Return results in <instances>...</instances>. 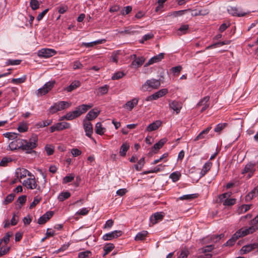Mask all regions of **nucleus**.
<instances>
[{
  "instance_id": "a19ab883",
  "label": "nucleus",
  "mask_w": 258,
  "mask_h": 258,
  "mask_svg": "<svg viewBox=\"0 0 258 258\" xmlns=\"http://www.w3.org/2000/svg\"><path fill=\"white\" fill-rule=\"evenodd\" d=\"M181 176V174L180 172L178 171L174 172L172 173L169 177L172 179V180L175 182L179 179L180 177Z\"/></svg>"
},
{
  "instance_id": "774afa93",
  "label": "nucleus",
  "mask_w": 258,
  "mask_h": 258,
  "mask_svg": "<svg viewBox=\"0 0 258 258\" xmlns=\"http://www.w3.org/2000/svg\"><path fill=\"white\" fill-rule=\"evenodd\" d=\"M9 247L2 246L0 249V257L6 254L9 251Z\"/></svg>"
},
{
  "instance_id": "f8f14e48",
  "label": "nucleus",
  "mask_w": 258,
  "mask_h": 258,
  "mask_svg": "<svg viewBox=\"0 0 258 258\" xmlns=\"http://www.w3.org/2000/svg\"><path fill=\"white\" fill-rule=\"evenodd\" d=\"M169 108L175 111L176 114L179 113L182 107V103L176 100L169 101Z\"/></svg>"
},
{
  "instance_id": "bb28decb",
  "label": "nucleus",
  "mask_w": 258,
  "mask_h": 258,
  "mask_svg": "<svg viewBox=\"0 0 258 258\" xmlns=\"http://www.w3.org/2000/svg\"><path fill=\"white\" fill-rule=\"evenodd\" d=\"M80 86L81 82L79 81L75 80L73 81L68 87H66L64 90L68 92H70Z\"/></svg>"
},
{
  "instance_id": "09e8293b",
  "label": "nucleus",
  "mask_w": 258,
  "mask_h": 258,
  "mask_svg": "<svg viewBox=\"0 0 258 258\" xmlns=\"http://www.w3.org/2000/svg\"><path fill=\"white\" fill-rule=\"evenodd\" d=\"M26 199L27 197L25 195L21 196L18 198L16 202L20 204V205L19 206V209H20L22 206L25 203Z\"/></svg>"
},
{
  "instance_id": "a211bd4d",
  "label": "nucleus",
  "mask_w": 258,
  "mask_h": 258,
  "mask_svg": "<svg viewBox=\"0 0 258 258\" xmlns=\"http://www.w3.org/2000/svg\"><path fill=\"white\" fill-rule=\"evenodd\" d=\"M100 111L97 108H93L90 110L86 115L84 119H86L90 121L95 119L99 114Z\"/></svg>"
},
{
  "instance_id": "393cba45",
  "label": "nucleus",
  "mask_w": 258,
  "mask_h": 258,
  "mask_svg": "<svg viewBox=\"0 0 258 258\" xmlns=\"http://www.w3.org/2000/svg\"><path fill=\"white\" fill-rule=\"evenodd\" d=\"M105 41V39H99L91 42H83L81 46H85L86 47H92L95 45L100 44L104 43Z\"/></svg>"
},
{
  "instance_id": "4d7b16f0",
  "label": "nucleus",
  "mask_w": 258,
  "mask_h": 258,
  "mask_svg": "<svg viewBox=\"0 0 258 258\" xmlns=\"http://www.w3.org/2000/svg\"><path fill=\"white\" fill-rule=\"evenodd\" d=\"M15 196V195L14 194H11L8 195L4 201V204L5 205H7L12 202L13 201Z\"/></svg>"
},
{
  "instance_id": "69168bd1",
  "label": "nucleus",
  "mask_w": 258,
  "mask_h": 258,
  "mask_svg": "<svg viewBox=\"0 0 258 258\" xmlns=\"http://www.w3.org/2000/svg\"><path fill=\"white\" fill-rule=\"evenodd\" d=\"M154 35L152 33H149L145 35L142 40H140V43H143L144 41L149 40L153 37Z\"/></svg>"
},
{
  "instance_id": "72a5a7b5",
  "label": "nucleus",
  "mask_w": 258,
  "mask_h": 258,
  "mask_svg": "<svg viewBox=\"0 0 258 258\" xmlns=\"http://www.w3.org/2000/svg\"><path fill=\"white\" fill-rule=\"evenodd\" d=\"M114 248V246L112 243H108L105 245L103 247V250L104 252L103 253V256H105Z\"/></svg>"
},
{
  "instance_id": "9b49d317",
  "label": "nucleus",
  "mask_w": 258,
  "mask_h": 258,
  "mask_svg": "<svg viewBox=\"0 0 258 258\" xmlns=\"http://www.w3.org/2000/svg\"><path fill=\"white\" fill-rule=\"evenodd\" d=\"M122 232L120 230H115L111 232L106 233L103 236V239L104 240H111L114 238L120 236Z\"/></svg>"
},
{
  "instance_id": "3c124183",
  "label": "nucleus",
  "mask_w": 258,
  "mask_h": 258,
  "mask_svg": "<svg viewBox=\"0 0 258 258\" xmlns=\"http://www.w3.org/2000/svg\"><path fill=\"white\" fill-rule=\"evenodd\" d=\"M26 76L25 75H24L21 78L13 79L11 80V82L12 83L17 84H21V83H24L26 81Z\"/></svg>"
},
{
  "instance_id": "f3484780",
  "label": "nucleus",
  "mask_w": 258,
  "mask_h": 258,
  "mask_svg": "<svg viewBox=\"0 0 258 258\" xmlns=\"http://www.w3.org/2000/svg\"><path fill=\"white\" fill-rule=\"evenodd\" d=\"M256 248H258V243H253L243 246L240 249V252L241 254H245Z\"/></svg>"
},
{
  "instance_id": "a878e982",
  "label": "nucleus",
  "mask_w": 258,
  "mask_h": 258,
  "mask_svg": "<svg viewBox=\"0 0 258 258\" xmlns=\"http://www.w3.org/2000/svg\"><path fill=\"white\" fill-rule=\"evenodd\" d=\"M258 194V186L255 187L245 197V201L249 202L254 197H255Z\"/></svg>"
},
{
  "instance_id": "473e14b6",
  "label": "nucleus",
  "mask_w": 258,
  "mask_h": 258,
  "mask_svg": "<svg viewBox=\"0 0 258 258\" xmlns=\"http://www.w3.org/2000/svg\"><path fill=\"white\" fill-rule=\"evenodd\" d=\"M135 28V26H130L126 27L124 28V30L118 31L119 33L120 34H134L136 31L134 30Z\"/></svg>"
},
{
  "instance_id": "603ef678",
  "label": "nucleus",
  "mask_w": 258,
  "mask_h": 258,
  "mask_svg": "<svg viewBox=\"0 0 258 258\" xmlns=\"http://www.w3.org/2000/svg\"><path fill=\"white\" fill-rule=\"evenodd\" d=\"M13 236V233L12 232H7L4 237L1 239V241H2V242H4L5 244H7L10 241V238Z\"/></svg>"
},
{
  "instance_id": "cd10ccee",
  "label": "nucleus",
  "mask_w": 258,
  "mask_h": 258,
  "mask_svg": "<svg viewBox=\"0 0 258 258\" xmlns=\"http://www.w3.org/2000/svg\"><path fill=\"white\" fill-rule=\"evenodd\" d=\"M212 129V126H209L207 127L205 130L201 132L195 139V141H198L199 140L203 139L205 138V135H207L209 131Z\"/></svg>"
},
{
  "instance_id": "6e6d98bb",
  "label": "nucleus",
  "mask_w": 258,
  "mask_h": 258,
  "mask_svg": "<svg viewBox=\"0 0 258 258\" xmlns=\"http://www.w3.org/2000/svg\"><path fill=\"white\" fill-rule=\"evenodd\" d=\"M119 53H120V51H119V50L114 51L112 52V55H111V59H112V61H113L115 63H117L118 62V60L119 59L118 55H119Z\"/></svg>"
},
{
  "instance_id": "e2e57ef3",
  "label": "nucleus",
  "mask_w": 258,
  "mask_h": 258,
  "mask_svg": "<svg viewBox=\"0 0 258 258\" xmlns=\"http://www.w3.org/2000/svg\"><path fill=\"white\" fill-rule=\"evenodd\" d=\"M189 254V251L187 249H182L178 258H187Z\"/></svg>"
},
{
  "instance_id": "f257e3e1",
  "label": "nucleus",
  "mask_w": 258,
  "mask_h": 258,
  "mask_svg": "<svg viewBox=\"0 0 258 258\" xmlns=\"http://www.w3.org/2000/svg\"><path fill=\"white\" fill-rule=\"evenodd\" d=\"M93 106V105L92 104H82L76 108L75 111L69 112L66 114L67 120H71L80 116L81 114L86 112L88 109L92 108Z\"/></svg>"
},
{
  "instance_id": "ea45409f",
  "label": "nucleus",
  "mask_w": 258,
  "mask_h": 258,
  "mask_svg": "<svg viewBox=\"0 0 258 258\" xmlns=\"http://www.w3.org/2000/svg\"><path fill=\"white\" fill-rule=\"evenodd\" d=\"M147 233L148 232L146 231H143L138 233L135 237V240L137 241L144 240L147 236Z\"/></svg>"
},
{
  "instance_id": "2eb2a0df",
  "label": "nucleus",
  "mask_w": 258,
  "mask_h": 258,
  "mask_svg": "<svg viewBox=\"0 0 258 258\" xmlns=\"http://www.w3.org/2000/svg\"><path fill=\"white\" fill-rule=\"evenodd\" d=\"M227 11L229 14L233 16L243 17L246 14V13L239 11L236 7L232 6H229L227 8Z\"/></svg>"
},
{
  "instance_id": "79ce46f5",
  "label": "nucleus",
  "mask_w": 258,
  "mask_h": 258,
  "mask_svg": "<svg viewBox=\"0 0 258 258\" xmlns=\"http://www.w3.org/2000/svg\"><path fill=\"white\" fill-rule=\"evenodd\" d=\"M145 164V159L144 157L140 159L138 163L134 165L135 169L137 171H140Z\"/></svg>"
},
{
  "instance_id": "4c0bfd02",
  "label": "nucleus",
  "mask_w": 258,
  "mask_h": 258,
  "mask_svg": "<svg viewBox=\"0 0 258 258\" xmlns=\"http://www.w3.org/2000/svg\"><path fill=\"white\" fill-rule=\"evenodd\" d=\"M258 215L253 218L250 222L251 226H250L248 228H253L254 230L251 233H252L254 231H256L258 229Z\"/></svg>"
},
{
  "instance_id": "39448f33",
  "label": "nucleus",
  "mask_w": 258,
  "mask_h": 258,
  "mask_svg": "<svg viewBox=\"0 0 258 258\" xmlns=\"http://www.w3.org/2000/svg\"><path fill=\"white\" fill-rule=\"evenodd\" d=\"M38 138L37 135H32L29 141L28 142L27 140H24L23 144L24 145L22 147L23 150L31 151L37 146V142Z\"/></svg>"
},
{
  "instance_id": "f704fd0d",
  "label": "nucleus",
  "mask_w": 258,
  "mask_h": 258,
  "mask_svg": "<svg viewBox=\"0 0 258 258\" xmlns=\"http://www.w3.org/2000/svg\"><path fill=\"white\" fill-rule=\"evenodd\" d=\"M130 146L126 143H123L120 149L119 154L121 156H125L126 153V152L129 149Z\"/></svg>"
},
{
  "instance_id": "c756f323",
  "label": "nucleus",
  "mask_w": 258,
  "mask_h": 258,
  "mask_svg": "<svg viewBox=\"0 0 258 258\" xmlns=\"http://www.w3.org/2000/svg\"><path fill=\"white\" fill-rule=\"evenodd\" d=\"M108 89L109 86L107 85H105L96 89L95 93L97 95H103L108 92Z\"/></svg>"
},
{
  "instance_id": "0e129e2a",
  "label": "nucleus",
  "mask_w": 258,
  "mask_h": 258,
  "mask_svg": "<svg viewBox=\"0 0 258 258\" xmlns=\"http://www.w3.org/2000/svg\"><path fill=\"white\" fill-rule=\"evenodd\" d=\"M124 75V74L122 72H117L113 75L111 77L112 80H118L119 79L121 78Z\"/></svg>"
},
{
  "instance_id": "9d476101",
  "label": "nucleus",
  "mask_w": 258,
  "mask_h": 258,
  "mask_svg": "<svg viewBox=\"0 0 258 258\" xmlns=\"http://www.w3.org/2000/svg\"><path fill=\"white\" fill-rule=\"evenodd\" d=\"M23 139H21L20 138L17 139L13 141L9 144V148L11 150H14L19 149H21L22 150V147L24 145V144H23Z\"/></svg>"
},
{
  "instance_id": "bf43d9fd",
  "label": "nucleus",
  "mask_w": 258,
  "mask_h": 258,
  "mask_svg": "<svg viewBox=\"0 0 258 258\" xmlns=\"http://www.w3.org/2000/svg\"><path fill=\"white\" fill-rule=\"evenodd\" d=\"M75 178V176L71 174L69 176H66L63 178V183H67L68 182L72 181Z\"/></svg>"
},
{
  "instance_id": "c03bdc74",
  "label": "nucleus",
  "mask_w": 258,
  "mask_h": 258,
  "mask_svg": "<svg viewBox=\"0 0 258 258\" xmlns=\"http://www.w3.org/2000/svg\"><path fill=\"white\" fill-rule=\"evenodd\" d=\"M18 135V134L15 133H6L4 134L5 137L13 141L17 139Z\"/></svg>"
},
{
  "instance_id": "2f4dec72",
  "label": "nucleus",
  "mask_w": 258,
  "mask_h": 258,
  "mask_svg": "<svg viewBox=\"0 0 258 258\" xmlns=\"http://www.w3.org/2000/svg\"><path fill=\"white\" fill-rule=\"evenodd\" d=\"M95 132L99 135H102L106 131L105 128L102 127L101 122H97L95 125Z\"/></svg>"
},
{
  "instance_id": "dca6fc26",
  "label": "nucleus",
  "mask_w": 258,
  "mask_h": 258,
  "mask_svg": "<svg viewBox=\"0 0 258 258\" xmlns=\"http://www.w3.org/2000/svg\"><path fill=\"white\" fill-rule=\"evenodd\" d=\"M209 96L204 97L198 104L197 107H202L201 112H202L206 110L209 107Z\"/></svg>"
},
{
  "instance_id": "58836bf2",
  "label": "nucleus",
  "mask_w": 258,
  "mask_h": 258,
  "mask_svg": "<svg viewBox=\"0 0 258 258\" xmlns=\"http://www.w3.org/2000/svg\"><path fill=\"white\" fill-rule=\"evenodd\" d=\"M71 196V194L69 191H66V192H62L60 194H59V196H58V200L62 202L64 201L65 200L68 199Z\"/></svg>"
},
{
  "instance_id": "0eeeda50",
  "label": "nucleus",
  "mask_w": 258,
  "mask_h": 258,
  "mask_svg": "<svg viewBox=\"0 0 258 258\" xmlns=\"http://www.w3.org/2000/svg\"><path fill=\"white\" fill-rule=\"evenodd\" d=\"M55 81H49L44 85L42 88H39L37 91L38 96H42L47 93L54 86Z\"/></svg>"
},
{
  "instance_id": "052dcab7",
  "label": "nucleus",
  "mask_w": 258,
  "mask_h": 258,
  "mask_svg": "<svg viewBox=\"0 0 258 258\" xmlns=\"http://www.w3.org/2000/svg\"><path fill=\"white\" fill-rule=\"evenodd\" d=\"M91 253V252L89 250L80 252L78 254V257L79 258H86L89 257Z\"/></svg>"
},
{
  "instance_id": "a18cd8bd",
  "label": "nucleus",
  "mask_w": 258,
  "mask_h": 258,
  "mask_svg": "<svg viewBox=\"0 0 258 258\" xmlns=\"http://www.w3.org/2000/svg\"><path fill=\"white\" fill-rule=\"evenodd\" d=\"M227 125V123H222L218 124L214 129L216 133H220L222 130L225 128Z\"/></svg>"
},
{
  "instance_id": "412c9836",
  "label": "nucleus",
  "mask_w": 258,
  "mask_h": 258,
  "mask_svg": "<svg viewBox=\"0 0 258 258\" xmlns=\"http://www.w3.org/2000/svg\"><path fill=\"white\" fill-rule=\"evenodd\" d=\"M53 215V212L49 211L41 216L38 220L39 224L45 223Z\"/></svg>"
},
{
  "instance_id": "c9c22d12",
  "label": "nucleus",
  "mask_w": 258,
  "mask_h": 258,
  "mask_svg": "<svg viewBox=\"0 0 258 258\" xmlns=\"http://www.w3.org/2000/svg\"><path fill=\"white\" fill-rule=\"evenodd\" d=\"M167 139L165 138H163L161 139L158 143H156L153 147L152 148V150H158L161 149L164 144L166 142Z\"/></svg>"
},
{
  "instance_id": "ddd939ff",
  "label": "nucleus",
  "mask_w": 258,
  "mask_h": 258,
  "mask_svg": "<svg viewBox=\"0 0 258 258\" xmlns=\"http://www.w3.org/2000/svg\"><path fill=\"white\" fill-rule=\"evenodd\" d=\"M16 176L17 178H19L20 179H22L26 177V176H28L29 177L32 176V173L30 172L28 170L24 168H17L15 172Z\"/></svg>"
},
{
  "instance_id": "6e6552de",
  "label": "nucleus",
  "mask_w": 258,
  "mask_h": 258,
  "mask_svg": "<svg viewBox=\"0 0 258 258\" xmlns=\"http://www.w3.org/2000/svg\"><path fill=\"white\" fill-rule=\"evenodd\" d=\"M56 53V51L53 49L43 48L38 51V55L39 57L48 58L53 56Z\"/></svg>"
},
{
  "instance_id": "7c9ffc66",
  "label": "nucleus",
  "mask_w": 258,
  "mask_h": 258,
  "mask_svg": "<svg viewBox=\"0 0 258 258\" xmlns=\"http://www.w3.org/2000/svg\"><path fill=\"white\" fill-rule=\"evenodd\" d=\"M212 163L210 162H206L203 166V168L201 171V176H204L207 172L210 170L212 166Z\"/></svg>"
},
{
  "instance_id": "b1692460",
  "label": "nucleus",
  "mask_w": 258,
  "mask_h": 258,
  "mask_svg": "<svg viewBox=\"0 0 258 258\" xmlns=\"http://www.w3.org/2000/svg\"><path fill=\"white\" fill-rule=\"evenodd\" d=\"M163 217L164 215L161 212H157L151 216L150 220L152 224H155L159 221L162 220Z\"/></svg>"
},
{
  "instance_id": "7ed1b4c3",
  "label": "nucleus",
  "mask_w": 258,
  "mask_h": 258,
  "mask_svg": "<svg viewBox=\"0 0 258 258\" xmlns=\"http://www.w3.org/2000/svg\"><path fill=\"white\" fill-rule=\"evenodd\" d=\"M71 103L67 101H59L54 103L49 109V112L50 114H54L57 111L63 110L69 108Z\"/></svg>"
},
{
  "instance_id": "aec40b11",
  "label": "nucleus",
  "mask_w": 258,
  "mask_h": 258,
  "mask_svg": "<svg viewBox=\"0 0 258 258\" xmlns=\"http://www.w3.org/2000/svg\"><path fill=\"white\" fill-rule=\"evenodd\" d=\"M138 98H134L130 101H127L123 106V107L126 108L128 111H131L138 103Z\"/></svg>"
},
{
  "instance_id": "680f3d73",
  "label": "nucleus",
  "mask_w": 258,
  "mask_h": 258,
  "mask_svg": "<svg viewBox=\"0 0 258 258\" xmlns=\"http://www.w3.org/2000/svg\"><path fill=\"white\" fill-rule=\"evenodd\" d=\"M12 161V159L10 158L4 157L0 162V166H6L7 164Z\"/></svg>"
},
{
  "instance_id": "13d9d810",
  "label": "nucleus",
  "mask_w": 258,
  "mask_h": 258,
  "mask_svg": "<svg viewBox=\"0 0 258 258\" xmlns=\"http://www.w3.org/2000/svg\"><path fill=\"white\" fill-rule=\"evenodd\" d=\"M230 195L229 193H224L222 195H220L219 196V202L223 203L224 205L225 199H226L228 198H229Z\"/></svg>"
},
{
  "instance_id": "f03ea898",
  "label": "nucleus",
  "mask_w": 258,
  "mask_h": 258,
  "mask_svg": "<svg viewBox=\"0 0 258 258\" xmlns=\"http://www.w3.org/2000/svg\"><path fill=\"white\" fill-rule=\"evenodd\" d=\"M254 230L253 228H241L237 231L232 237L229 239L226 244L227 245L232 246L233 245L235 241L240 237H242L250 234Z\"/></svg>"
},
{
  "instance_id": "4468645a",
  "label": "nucleus",
  "mask_w": 258,
  "mask_h": 258,
  "mask_svg": "<svg viewBox=\"0 0 258 258\" xmlns=\"http://www.w3.org/2000/svg\"><path fill=\"white\" fill-rule=\"evenodd\" d=\"M83 126L86 133V135L89 138H91L93 133V126L91 123L86 119H84Z\"/></svg>"
},
{
  "instance_id": "e433bc0d",
  "label": "nucleus",
  "mask_w": 258,
  "mask_h": 258,
  "mask_svg": "<svg viewBox=\"0 0 258 258\" xmlns=\"http://www.w3.org/2000/svg\"><path fill=\"white\" fill-rule=\"evenodd\" d=\"M168 92V90L166 89H162L160 90L157 91V92L153 94L154 97L155 98V100H157V99L164 96L166 95Z\"/></svg>"
},
{
  "instance_id": "37998d69",
  "label": "nucleus",
  "mask_w": 258,
  "mask_h": 258,
  "mask_svg": "<svg viewBox=\"0 0 258 258\" xmlns=\"http://www.w3.org/2000/svg\"><path fill=\"white\" fill-rule=\"evenodd\" d=\"M187 11V10H180V11H178L172 12L171 13H169L167 15V16L168 17L173 16L174 17H176L178 16L182 15L184 14V13Z\"/></svg>"
},
{
  "instance_id": "338daca9",
  "label": "nucleus",
  "mask_w": 258,
  "mask_h": 258,
  "mask_svg": "<svg viewBox=\"0 0 258 258\" xmlns=\"http://www.w3.org/2000/svg\"><path fill=\"white\" fill-rule=\"evenodd\" d=\"M21 62V60L20 59H9L8 60L7 63L8 65H18Z\"/></svg>"
},
{
  "instance_id": "de8ad7c7",
  "label": "nucleus",
  "mask_w": 258,
  "mask_h": 258,
  "mask_svg": "<svg viewBox=\"0 0 258 258\" xmlns=\"http://www.w3.org/2000/svg\"><path fill=\"white\" fill-rule=\"evenodd\" d=\"M208 14V12L207 10H200V11H197V10H193L191 13V15L192 16H200V15H205L206 14Z\"/></svg>"
},
{
  "instance_id": "20e7f679",
  "label": "nucleus",
  "mask_w": 258,
  "mask_h": 258,
  "mask_svg": "<svg viewBox=\"0 0 258 258\" xmlns=\"http://www.w3.org/2000/svg\"><path fill=\"white\" fill-rule=\"evenodd\" d=\"M256 163L253 162L247 163L241 171V174L248 179L251 177L255 171Z\"/></svg>"
},
{
  "instance_id": "8fccbe9b",
  "label": "nucleus",
  "mask_w": 258,
  "mask_h": 258,
  "mask_svg": "<svg viewBox=\"0 0 258 258\" xmlns=\"http://www.w3.org/2000/svg\"><path fill=\"white\" fill-rule=\"evenodd\" d=\"M230 41H221V42H219L217 43H215L213 44V45L208 46L207 47V49H209L210 48H212V47H216L217 46H222V45H224L225 44H228L230 43Z\"/></svg>"
},
{
  "instance_id": "423d86ee",
  "label": "nucleus",
  "mask_w": 258,
  "mask_h": 258,
  "mask_svg": "<svg viewBox=\"0 0 258 258\" xmlns=\"http://www.w3.org/2000/svg\"><path fill=\"white\" fill-rule=\"evenodd\" d=\"M160 86L159 80L152 79L148 80L142 86V89L144 91L149 90L150 89H157Z\"/></svg>"
},
{
  "instance_id": "4be33fe9",
  "label": "nucleus",
  "mask_w": 258,
  "mask_h": 258,
  "mask_svg": "<svg viewBox=\"0 0 258 258\" xmlns=\"http://www.w3.org/2000/svg\"><path fill=\"white\" fill-rule=\"evenodd\" d=\"M134 56L135 59L132 61L131 65L134 68H138L144 63L145 59L142 56L137 57L136 55H134Z\"/></svg>"
},
{
  "instance_id": "5fc2aeb1",
  "label": "nucleus",
  "mask_w": 258,
  "mask_h": 258,
  "mask_svg": "<svg viewBox=\"0 0 258 258\" xmlns=\"http://www.w3.org/2000/svg\"><path fill=\"white\" fill-rule=\"evenodd\" d=\"M235 199H229V198L225 199L224 205L227 206H231L235 204Z\"/></svg>"
},
{
  "instance_id": "1a4fd4ad",
  "label": "nucleus",
  "mask_w": 258,
  "mask_h": 258,
  "mask_svg": "<svg viewBox=\"0 0 258 258\" xmlns=\"http://www.w3.org/2000/svg\"><path fill=\"white\" fill-rule=\"evenodd\" d=\"M23 185L26 186L27 188L33 189L37 187L35 177L32 174V176L27 178L26 180H24L23 182Z\"/></svg>"
},
{
  "instance_id": "49530a36",
  "label": "nucleus",
  "mask_w": 258,
  "mask_h": 258,
  "mask_svg": "<svg viewBox=\"0 0 258 258\" xmlns=\"http://www.w3.org/2000/svg\"><path fill=\"white\" fill-rule=\"evenodd\" d=\"M39 3L37 0H31L30 6L33 10H36L39 8Z\"/></svg>"
},
{
  "instance_id": "5701e85b",
  "label": "nucleus",
  "mask_w": 258,
  "mask_h": 258,
  "mask_svg": "<svg viewBox=\"0 0 258 258\" xmlns=\"http://www.w3.org/2000/svg\"><path fill=\"white\" fill-rule=\"evenodd\" d=\"M162 124L160 120H156L153 123L150 124L147 127L146 130L148 132H152L157 130Z\"/></svg>"
},
{
  "instance_id": "c85d7f7f",
  "label": "nucleus",
  "mask_w": 258,
  "mask_h": 258,
  "mask_svg": "<svg viewBox=\"0 0 258 258\" xmlns=\"http://www.w3.org/2000/svg\"><path fill=\"white\" fill-rule=\"evenodd\" d=\"M55 127L57 131H59L64 129L69 128L71 127V125L69 123L67 122H61L56 123Z\"/></svg>"
},
{
  "instance_id": "6ab92c4d",
  "label": "nucleus",
  "mask_w": 258,
  "mask_h": 258,
  "mask_svg": "<svg viewBox=\"0 0 258 258\" xmlns=\"http://www.w3.org/2000/svg\"><path fill=\"white\" fill-rule=\"evenodd\" d=\"M164 54L163 53H160V54L152 57L145 64V66L148 67L154 63H156L161 61L164 58Z\"/></svg>"
},
{
  "instance_id": "864d4df0",
  "label": "nucleus",
  "mask_w": 258,
  "mask_h": 258,
  "mask_svg": "<svg viewBox=\"0 0 258 258\" xmlns=\"http://www.w3.org/2000/svg\"><path fill=\"white\" fill-rule=\"evenodd\" d=\"M189 26L188 25H183L178 29V35H182L186 33L187 30L188 29Z\"/></svg>"
}]
</instances>
